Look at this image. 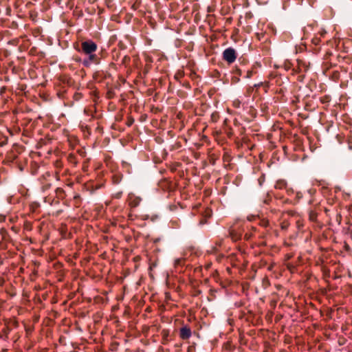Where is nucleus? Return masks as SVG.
Instances as JSON below:
<instances>
[{"label": "nucleus", "instance_id": "nucleus-1", "mask_svg": "<svg viewBox=\"0 0 352 352\" xmlns=\"http://www.w3.org/2000/svg\"><path fill=\"white\" fill-rule=\"evenodd\" d=\"M98 49V45L92 40L84 41L81 43V50H78L85 54L94 53Z\"/></svg>", "mask_w": 352, "mask_h": 352}, {"label": "nucleus", "instance_id": "nucleus-2", "mask_svg": "<svg viewBox=\"0 0 352 352\" xmlns=\"http://www.w3.org/2000/svg\"><path fill=\"white\" fill-rule=\"evenodd\" d=\"M222 56H223V59L225 61H226L228 64L233 63L237 58L236 52L232 47L226 48L223 52Z\"/></svg>", "mask_w": 352, "mask_h": 352}, {"label": "nucleus", "instance_id": "nucleus-3", "mask_svg": "<svg viewBox=\"0 0 352 352\" xmlns=\"http://www.w3.org/2000/svg\"><path fill=\"white\" fill-rule=\"evenodd\" d=\"M88 57L83 60L82 64L85 67H88L92 63L98 65L100 62V58L94 53L87 54Z\"/></svg>", "mask_w": 352, "mask_h": 352}, {"label": "nucleus", "instance_id": "nucleus-4", "mask_svg": "<svg viewBox=\"0 0 352 352\" xmlns=\"http://www.w3.org/2000/svg\"><path fill=\"white\" fill-rule=\"evenodd\" d=\"M192 336V331L188 325L182 327L179 330V337L182 340H188Z\"/></svg>", "mask_w": 352, "mask_h": 352}, {"label": "nucleus", "instance_id": "nucleus-5", "mask_svg": "<svg viewBox=\"0 0 352 352\" xmlns=\"http://www.w3.org/2000/svg\"><path fill=\"white\" fill-rule=\"evenodd\" d=\"M122 179V175L120 173H115L112 176L113 182L116 184H119Z\"/></svg>", "mask_w": 352, "mask_h": 352}, {"label": "nucleus", "instance_id": "nucleus-6", "mask_svg": "<svg viewBox=\"0 0 352 352\" xmlns=\"http://www.w3.org/2000/svg\"><path fill=\"white\" fill-rule=\"evenodd\" d=\"M221 242H217L215 246L211 247L210 250H208L207 252L209 254H215L218 252V247L221 246Z\"/></svg>", "mask_w": 352, "mask_h": 352}, {"label": "nucleus", "instance_id": "nucleus-7", "mask_svg": "<svg viewBox=\"0 0 352 352\" xmlns=\"http://www.w3.org/2000/svg\"><path fill=\"white\" fill-rule=\"evenodd\" d=\"M287 183L285 180H278L277 181L275 187L276 188H283L284 187H286Z\"/></svg>", "mask_w": 352, "mask_h": 352}, {"label": "nucleus", "instance_id": "nucleus-8", "mask_svg": "<svg viewBox=\"0 0 352 352\" xmlns=\"http://www.w3.org/2000/svg\"><path fill=\"white\" fill-rule=\"evenodd\" d=\"M232 73L234 75L241 76V69L240 68H239L238 67H235V68L233 69Z\"/></svg>", "mask_w": 352, "mask_h": 352}, {"label": "nucleus", "instance_id": "nucleus-9", "mask_svg": "<svg viewBox=\"0 0 352 352\" xmlns=\"http://www.w3.org/2000/svg\"><path fill=\"white\" fill-rule=\"evenodd\" d=\"M239 76L234 75L232 77V83H237L238 82H239L240 79H239Z\"/></svg>", "mask_w": 352, "mask_h": 352}, {"label": "nucleus", "instance_id": "nucleus-10", "mask_svg": "<svg viewBox=\"0 0 352 352\" xmlns=\"http://www.w3.org/2000/svg\"><path fill=\"white\" fill-rule=\"evenodd\" d=\"M253 75V71L252 70H248L247 72V74L245 76V78H250Z\"/></svg>", "mask_w": 352, "mask_h": 352}, {"label": "nucleus", "instance_id": "nucleus-11", "mask_svg": "<svg viewBox=\"0 0 352 352\" xmlns=\"http://www.w3.org/2000/svg\"><path fill=\"white\" fill-rule=\"evenodd\" d=\"M133 122H134V120L133 118H131L129 120V121L127 122V125L131 126L133 124Z\"/></svg>", "mask_w": 352, "mask_h": 352}, {"label": "nucleus", "instance_id": "nucleus-12", "mask_svg": "<svg viewBox=\"0 0 352 352\" xmlns=\"http://www.w3.org/2000/svg\"><path fill=\"white\" fill-rule=\"evenodd\" d=\"M223 257V254H219L217 256V261L220 262L221 261V259Z\"/></svg>", "mask_w": 352, "mask_h": 352}, {"label": "nucleus", "instance_id": "nucleus-13", "mask_svg": "<svg viewBox=\"0 0 352 352\" xmlns=\"http://www.w3.org/2000/svg\"><path fill=\"white\" fill-rule=\"evenodd\" d=\"M211 265H212V263L209 262L205 265V268L208 270L211 267Z\"/></svg>", "mask_w": 352, "mask_h": 352}, {"label": "nucleus", "instance_id": "nucleus-14", "mask_svg": "<svg viewBox=\"0 0 352 352\" xmlns=\"http://www.w3.org/2000/svg\"><path fill=\"white\" fill-rule=\"evenodd\" d=\"M287 224H285V223H282V225H281V228H282L283 230H285V229H287Z\"/></svg>", "mask_w": 352, "mask_h": 352}, {"label": "nucleus", "instance_id": "nucleus-15", "mask_svg": "<svg viewBox=\"0 0 352 352\" xmlns=\"http://www.w3.org/2000/svg\"><path fill=\"white\" fill-rule=\"evenodd\" d=\"M319 41H320V40L318 38H315L313 40V42L315 45H318Z\"/></svg>", "mask_w": 352, "mask_h": 352}, {"label": "nucleus", "instance_id": "nucleus-16", "mask_svg": "<svg viewBox=\"0 0 352 352\" xmlns=\"http://www.w3.org/2000/svg\"><path fill=\"white\" fill-rule=\"evenodd\" d=\"M129 166V164H128V163H126V162H123V166H124V168H126V166Z\"/></svg>", "mask_w": 352, "mask_h": 352}, {"label": "nucleus", "instance_id": "nucleus-17", "mask_svg": "<svg viewBox=\"0 0 352 352\" xmlns=\"http://www.w3.org/2000/svg\"><path fill=\"white\" fill-rule=\"evenodd\" d=\"M310 219L314 221V217L313 215H310Z\"/></svg>", "mask_w": 352, "mask_h": 352}, {"label": "nucleus", "instance_id": "nucleus-18", "mask_svg": "<svg viewBox=\"0 0 352 352\" xmlns=\"http://www.w3.org/2000/svg\"><path fill=\"white\" fill-rule=\"evenodd\" d=\"M264 202H265V204H269V202H268V199H265V201H264Z\"/></svg>", "mask_w": 352, "mask_h": 352}, {"label": "nucleus", "instance_id": "nucleus-19", "mask_svg": "<svg viewBox=\"0 0 352 352\" xmlns=\"http://www.w3.org/2000/svg\"><path fill=\"white\" fill-rule=\"evenodd\" d=\"M74 198L76 199V198H80V197L78 196H74Z\"/></svg>", "mask_w": 352, "mask_h": 352}]
</instances>
